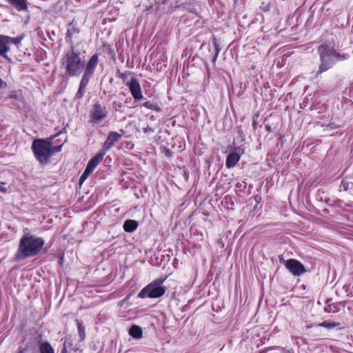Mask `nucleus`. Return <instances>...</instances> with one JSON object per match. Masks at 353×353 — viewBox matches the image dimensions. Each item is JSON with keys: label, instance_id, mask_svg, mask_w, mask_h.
Listing matches in <instances>:
<instances>
[{"label": "nucleus", "instance_id": "19", "mask_svg": "<svg viewBox=\"0 0 353 353\" xmlns=\"http://www.w3.org/2000/svg\"><path fill=\"white\" fill-rule=\"evenodd\" d=\"M65 346L68 347L70 351L72 350L77 352L80 350L81 345L77 343H73L72 339L69 337L67 338L64 342Z\"/></svg>", "mask_w": 353, "mask_h": 353}, {"label": "nucleus", "instance_id": "1", "mask_svg": "<svg viewBox=\"0 0 353 353\" xmlns=\"http://www.w3.org/2000/svg\"><path fill=\"white\" fill-rule=\"evenodd\" d=\"M45 241L43 238L37 237L30 233L24 234L19 244V248L14 256V261L34 256L41 250Z\"/></svg>", "mask_w": 353, "mask_h": 353}, {"label": "nucleus", "instance_id": "23", "mask_svg": "<svg viewBox=\"0 0 353 353\" xmlns=\"http://www.w3.org/2000/svg\"><path fill=\"white\" fill-rule=\"evenodd\" d=\"M77 327H78V332L80 338V341H83L85 339V327L81 325V323L79 322L78 319L76 320Z\"/></svg>", "mask_w": 353, "mask_h": 353}, {"label": "nucleus", "instance_id": "22", "mask_svg": "<svg viewBox=\"0 0 353 353\" xmlns=\"http://www.w3.org/2000/svg\"><path fill=\"white\" fill-rule=\"evenodd\" d=\"M6 37V42H7V46H8V47L10 48V46L11 44H14V45H17L19 43H21V40H22V37H10L9 36H7V35H5Z\"/></svg>", "mask_w": 353, "mask_h": 353}, {"label": "nucleus", "instance_id": "31", "mask_svg": "<svg viewBox=\"0 0 353 353\" xmlns=\"http://www.w3.org/2000/svg\"><path fill=\"white\" fill-rule=\"evenodd\" d=\"M8 87V84L0 77V89L4 90Z\"/></svg>", "mask_w": 353, "mask_h": 353}, {"label": "nucleus", "instance_id": "40", "mask_svg": "<svg viewBox=\"0 0 353 353\" xmlns=\"http://www.w3.org/2000/svg\"><path fill=\"white\" fill-rule=\"evenodd\" d=\"M239 132L243 134V132L241 130H239Z\"/></svg>", "mask_w": 353, "mask_h": 353}, {"label": "nucleus", "instance_id": "30", "mask_svg": "<svg viewBox=\"0 0 353 353\" xmlns=\"http://www.w3.org/2000/svg\"><path fill=\"white\" fill-rule=\"evenodd\" d=\"M270 5L269 3H264L263 2L261 6H260V8L263 10V11H268L270 10Z\"/></svg>", "mask_w": 353, "mask_h": 353}, {"label": "nucleus", "instance_id": "36", "mask_svg": "<svg viewBox=\"0 0 353 353\" xmlns=\"http://www.w3.org/2000/svg\"><path fill=\"white\" fill-rule=\"evenodd\" d=\"M256 124H257V122L256 121L254 120L253 122H252V126H253V128L255 129L256 127Z\"/></svg>", "mask_w": 353, "mask_h": 353}, {"label": "nucleus", "instance_id": "17", "mask_svg": "<svg viewBox=\"0 0 353 353\" xmlns=\"http://www.w3.org/2000/svg\"><path fill=\"white\" fill-rule=\"evenodd\" d=\"M138 225L139 224L137 221L132 219H128L124 222L123 228L125 232H132L137 229Z\"/></svg>", "mask_w": 353, "mask_h": 353}, {"label": "nucleus", "instance_id": "16", "mask_svg": "<svg viewBox=\"0 0 353 353\" xmlns=\"http://www.w3.org/2000/svg\"><path fill=\"white\" fill-rule=\"evenodd\" d=\"M17 11H28L27 0H7Z\"/></svg>", "mask_w": 353, "mask_h": 353}, {"label": "nucleus", "instance_id": "26", "mask_svg": "<svg viewBox=\"0 0 353 353\" xmlns=\"http://www.w3.org/2000/svg\"><path fill=\"white\" fill-rule=\"evenodd\" d=\"M129 72H121L119 70H117L116 72L117 77L122 79L123 81H125L128 79V74Z\"/></svg>", "mask_w": 353, "mask_h": 353}, {"label": "nucleus", "instance_id": "2", "mask_svg": "<svg viewBox=\"0 0 353 353\" xmlns=\"http://www.w3.org/2000/svg\"><path fill=\"white\" fill-rule=\"evenodd\" d=\"M61 66L64 69V74L68 77H79L83 68L84 62L80 53L75 50L74 46L65 52L61 59Z\"/></svg>", "mask_w": 353, "mask_h": 353}, {"label": "nucleus", "instance_id": "39", "mask_svg": "<svg viewBox=\"0 0 353 353\" xmlns=\"http://www.w3.org/2000/svg\"><path fill=\"white\" fill-rule=\"evenodd\" d=\"M10 97L12 99H17V95L15 94H10Z\"/></svg>", "mask_w": 353, "mask_h": 353}, {"label": "nucleus", "instance_id": "10", "mask_svg": "<svg viewBox=\"0 0 353 353\" xmlns=\"http://www.w3.org/2000/svg\"><path fill=\"white\" fill-rule=\"evenodd\" d=\"M285 267L294 276H300L306 272L304 265L296 259H291L286 261Z\"/></svg>", "mask_w": 353, "mask_h": 353}, {"label": "nucleus", "instance_id": "33", "mask_svg": "<svg viewBox=\"0 0 353 353\" xmlns=\"http://www.w3.org/2000/svg\"><path fill=\"white\" fill-rule=\"evenodd\" d=\"M214 44L215 45L216 52H218V54H219V49L218 46H217V44H216V41H214Z\"/></svg>", "mask_w": 353, "mask_h": 353}, {"label": "nucleus", "instance_id": "11", "mask_svg": "<svg viewBox=\"0 0 353 353\" xmlns=\"http://www.w3.org/2000/svg\"><path fill=\"white\" fill-rule=\"evenodd\" d=\"M120 132L121 134L114 131H111L108 133L107 139L103 145L102 152L106 154V152L114 146V143L117 142L124 134L123 130H120Z\"/></svg>", "mask_w": 353, "mask_h": 353}, {"label": "nucleus", "instance_id": "8", "mask_svg": "<svg viewBox=\"0 0 353 353\" xmlns=\"http://www.w3.org/2000/svg\"><path fill=\"white\" fill-rule=\"evenodd\" d=\"M225 161V165L228 168H234L239 161L241 157L245 152V150L242 145L234 147Z\"/></svg>", "mask_w": 353, "mask_h": 353}, {"label": "nucleus", "instance_id": "28", "mask_svg": "<svg viewBox=\"0 0 353 353\" xmlns=\"http://www.w3.org/2000/svg\"><path fill=\"white\" fill-rule=\"evenodd\" d=\"M61 149H62V145L53 146L52 143H51V150H50L52 152V155L54 153L61 152Z\"/></svg>", "mask_w": 353, "mask_h": 353}, {"label": "nucleus", "instance_id": "21", "mask_svg": "<svg viewBox=\"0 0 353 353\" xmlns=\"http://www.w3.org/2000/svg\"><path fill=\"white\" fill-rule=\"evenodd\" d=\"M142 106L157 112L162 111V109L160 106H159L157 103H152L151 101H145L142 104Z\"/></svg>", "mask_w": 353, "mask_h": 353}, {"label": "nucleus", "instance_id": "20", "mask_svg": "<svg viewBox=\"0 0 353 353\" xmlns=\"http://www.w3.org/2000/svg\"><path fill=\"white\" fill-rule=\"evenodd\" d=\"M39 353H54V350L50 343L48 341H44L41 345L39 350Z\"/></svg>", "mask_w": 353, "mask_h": 353}, {"label": "nucleus", "instance_id": "15", "mask_svg": "<svg viewBox=\"0 0 353 353\" xmlns=\"http://www.w3.org/2000/svg\"><path fill=\"white\" fill-rule=\"evenodd\" d=\"M80 32L79 28L75 27L72 23L69 24V26L67 30V34L65 37V40L68 43H70V47L74 46L72 41V37L74 35H77Z\"/></svg>", "mask_w": 353, "mask_h": 353}, {"label": "nucleus", "instance_id": "37", "mask_svg": "<svg viewBox=\"0 0 353 353\" xmlns=\"http://www.w3.org/2000/svg\"><path fill=\"white\" fill-rule=\"evenodd\" d=\"M63 256H61L59 259V264H61L62 265L63 264Z\"/></svg>", "mask_w": 353, "mask_h": 353}, {"label": "nucleus", "instance_id": "32", "mask_svg": "<svg viewBox=\"0 0 353 353\" xmlns=\"http://www.w3.org/2000/svg\"><path fill=\"white\" fill-rule=\"evenodd\" d=\"M68 350H69L68 348V347L65 346V343L63 344V347L61 350V353H68Z\"/></svg>", "mask_w": 353, "mask_h": 353}, {"label": "nucleus", "instance_id": "12", "mask_svg": "<svg viewBox=\"0 0 353 353\" xmlns=\"http://www.w3.org/2000/svg\"><path fill=\"white\" fill-rule=\"evenodd\" d=\"M126 85L128 87L130 92L135 101H139L143 99V94L139 81L135 78H132L130 81L126 82Z\"/></svg>", "mask_w": 353, "mask_h": 353}, {"label": "nucleus", "instance_id": "35", "mask_svg": "<svg viewBox=\"0 0 353 353\" xmlns=\"http://www.w3.org/2000/svg\"><path fill=\"white\" fill-rule=\"evenodd\" d=\"M217 57H218V52H216V53H215V54H214V57H213V60H212V61H213V62H215V61H216V59Z\"/></svg>", "mask_w": 353, "mask_h": 353}, {"label": "nucleus", "instance_id": "18", "mask_svg": "<svg viewBox=\"0 0 353 353\" xmlns=\"http://www.w3.org/2000/svg\"><path fill=\"white\" fill-rule=\"evenodd\" d=\"M129 334L134 339H139L143 336V330L140 326L133 325L129 330Z\"/></svg>", "mask_w": 353, "mask_h": 353}, {"label": "nucleus", "instance_id": "9", "mask_svg": "<svg viewBox=\"0 0 353 353\" xmlns=\"http://www.w3.org/2000/svg\"><path fill=\"white\" fill-rule=\"evenodd\" d=\"M43 342L42 336L41 335L32 336L29 339L26 347L23 349L19 350L18 353H35L37 349L39 350L40 346Z\"/></svg>", "mask_w": 353, "mask_h": 353}, {"label": "nucleus", "instance_id": "3", "mask_svg": "<svg viewBox=\"0 0 353 353\" xmlns=\"http://www.w3.org/2000/svg\"><path fill=\"white\" fill-rule=\"evenodd\" d=\"M32 150L37 160L41 163H47L52 156L51 141L47 139H37L32 143Z\"/></svg>", "mask_w": 353, "mask_h": 353}, {"label": "nucleus", "instance_id": "14", "mask_svg": "<svg viewBox=\"0 0 353 353\" xmlns=\"http://www.w3.org/2000/svg\"><path fill=\"white\" fill-rule=\"evenodd\" d=\"M105 155V152H101L97 153L94 157H92L88 163L85 168L93 172L97 168L98 164L102 161L103 157Z\"/></svg>", "mask_w": 353, "mask_h": 353}, {"label": "nucleus", "instance_id": "38", "mask_svg": "<svg viewBox=\"0 0 353 353\" xmlns=\"http://www.w3.org/2000/svg\"><path fill=\"white\" fill-rule=\"evenodd\" d=\"M61 133V132H58L57 134H56L55 135L51 137L50 138V139L52 140L54 138L57 137L59 134Z\"/></svg>", "mask_w": 353, "mask_h": 353}, {"label": "nucleus", "instance_id": "25", "mask_svg": "<svg viewBox=\"0 0 353 353\" xmlns=\"http://www.w3.org/2000/svg\"><path fill=\"white\" fill-rule=\"evenodd\" d=\"M90 170H88L87 168L85 169L83 173L81 174L79 179V184L81 185L89 176V175L92 173Z\"/></svg>", "mask_w": 353, "mask_h": 353}, {"label": "nucleus", "instance_id": "34", "mask_svg": "<svg viewBox=\"0 0 353 353\" xmlns=\"http://www.w3.org/2000/svg\"><path fill=\"white\" fill-rule=\"evenodd\" d=\"M330 305H327V307H325V311L326 312H330Z\"/></svg>", "mask_w": 353, "mask_h": 353}, {"label": "nucleus", "instance_id": "13", "mask_svg": "<svg viewBox=\"0 0 353 353\" xmlns=\"http://www.w3.org/2000/svg\"><path fill=\"white\" fill-rule=\"evenodd\" d=\"M10 51V48L7 46L5 35L0 34V56L8 62H11V59L8 56Z\"/></svg>", "mask_w": 353, "mask_h": 353}, {"label": "nucleus", "instance_id": "4", "mask_svg": "<svg viewBox=\"0 0 353 353\" xmlns=\"http://www.w3.org/2000/svg\"><path fill=\"white\" fill-rule=\"evenodd\" d=\"M318 52L320 57L321 63L319 70L316 72V76H319L321 73L330 69L334 64L333 58V53H334V48L327 43L321 44L318 48Z\"/></svg>", "mask_w": 353, "mask_h": 353}, {"label": "nucleus", "instance_id": "24", "mask_svg": "<svg viewBox=\"0 0 353 353\" xmlns=\"http://www.w3.org/2000/svg\"><path fill=\"white\" fill-rule=\"evenodd\" d=\"M320 327H324L329 330L334 328L336 327L340 326V323H336V322H330L327 321H323L318 325Z\"/></svg>", "mask_w": 353, "mask_h": 353}, {"label": "nucleus", "instance_id": "7", "mask_svg": "<svg viewBox=\"0 0 353 353\" xmlns=\"http://www.w3.org/2000/svg\"><path fill=\"white\" fill-rule=\"evenodd\" d=\"M108 117L106 108L99 102L94 103L90 111L89 122L92 125L101 123Z\"/></svg>", "mask_w": 353, "mask_h": 353}, {"label": "nucleus", "instance_id": "6", "mask_svg": "<svg viewBox=\"0 0 353 353\" xmlns=\"http://www.w3.org/2000/svg\"><path fill=\"white\" fill-rule=\"evenodd\" d=\"M165 279H158L143 288L138 294L141 299H156L162 296L165 292V288L162 286Z\"/></svg>", "mask_w": 353, "mask_h": 353}, {"label": "nucleus", "instance_id": "5", "mask_svg": "<svg viewBox=\"0 0 353 353\" xmlns=\"http://www.w3.org/2000/svg\"><path fill=\"white\" fill-rule=\"evenodd\" d=\"M98 62L99 56L96 54L92 55L88 60L80 81L79 90L76 93L75 99H79L83 97L84 90L88 85L90 78L94 74Z\"/></svg>", "mask_w": 353, "mask_h": 353}, {"label": "nucleus", "instance_id": "29", "mask_svg": "<svg viewBox=\"0 0 353 353\" xmlns=\"http://www.w3.org/2000/svg\"><path fill=\"white\" fill-rule=\"evenodd\" d=\"M5 182H0V192L2 193H7L8 192V188H6Z\"/></svg>", "mask_w": 353, "mask_h": 353}, {"label": "nucleus", "instance_id": "27", "mask_svg": "<svg viewBox=\"0 0 353 353\" xmlns=\"http://www.w3.org/2000/svg\"><path fill=\"white\" fill-rule=\"evenodd\" d=\"M332 56H333L334 60V59L343 60V59H346V57L344 54H341L340 53L337 52L335 50H334V53H333Z\"/></svg>", "mask_w": 353, "mask_h": 353}]
</instances>
